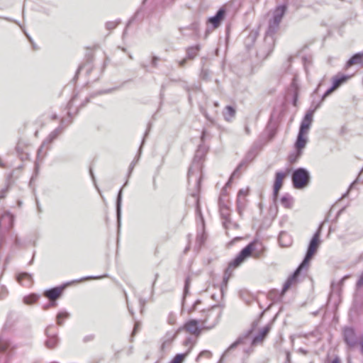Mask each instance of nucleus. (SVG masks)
I'll use <instances>...</instances> for the list:
<instances>
[{"mask_svg": "<svg viewBox=\"0 0 363 363\" xmlns=\"http://www.w3.org/2000/svg\"><path fill=\"white\" fill-rule=\"evenodd\" d=\"M226 9L225 7H220L213 15L208 18L207 23L211 24L212 28H218L222 22L224 21L226 16Z\"/></svg>", "mask_w": 363, "mask_h": 363, "instance_id": "9", "label": "nucleus"}, {"mask_svg": "<svg viewBox=\"0 0 363 363\" xmlns=\"http://www.w3.org/2000/svg\"><path fill=\"white\" fill-rule=\"evenodd\" d=\"M48 145V144L45 142H43L40 146L39 147L38 152H37V157L38 159H43L45 156L47 154V151L44 152V147Z\"/></svg>", "mask_w": 363, "mask_h": 363, "instance_id": "39", "label": "nucleus"}, {"mask_svg": "<svg viewBox=\"0 0 363 363\" xmlns=\"http://www.w3.org/2000/svg\"><path fill=\"white\" fill-rule=\"evenodd\" d=\"M117 89H118L117 87H113V88L108 89H102V90L97 91V94L101 95V94H109V93H111L113 91L116 90Z\"/></svg>", "mask_w": 363, "mask_h": 363, "instance_id": "52", "label": "nucleus"}, {"mask_svg": "<svg viewBox=\"0 0 363 363\" xmlns=\"http://www.w3.org/2000/svg\"><path fill=\"white\" fill-rule=\"evenodd\" d=\"M40 295L36 294H30L23 297V301L26 305H31L35 303L39 298Z\"/></svg>", "mask_w": 363, "mask_h": 363, "instance_id": "32", "label": "nucleus"}, {"mask_svg": "<svg viewBox=\"0 0 363 363\" xmlns=\"http://www.w3.org/2000/svg\"><path fill=\"white\" fill-rule=\"evenodd\" d=\"M252 331L253 330L251 328V329H249L247 330V331H245V333H243L242 334H241L237 339L235 342H233L228 347V349L225 351V353H227L229 351L232 350H234L235 348H236L238 345H247L252 333Z\"/></svg>", "mask_w": 363, "mask_h": 363, "instance_id": "12", "label": "nucleus"}, {"mask_svg": "<svg viewBox=\"0 0 363 363\" xmlns=\"http://www.w3.org/2000/svg\"><path fill=\"white\" fill-rule=\"evenodd\" d=\"M120 23V20L116 21H108L106 23V28L107 30H111L114 29Z\"/></svg>", "mask_w": 363, "mask_h": 363, "instance_id": "42", "label": "nucleus"}, {"mask_svg": "<svg viewBox=\"0 0 363 363\" xmlns=\"http://www.w3.org/2000/svg\"><path fill=\"white\" fill-rule=\"evenodd\" d=\"M11 326L12 323H11L10 320L8 319L3 327V330H6V329L10 328Z\"/></svg>", "mask_w": 363, "mask_h": 363, "instance_id": "60", "label": "nucleus"}, {"mask_svg": "<svg viewBox=\"0 0 363 363\" xmlns=\"http://www.w3.org/2000/svg\"><path fill=\"white\" fill-rule=\"evenodd\" d=\"M281 189H276L275 187H273V198H274V200H277L278 196H279V190Z\"/></svg>", "mask_w": 363, "mask_h": 363, "instance_id": "59", "label": "nucleus"}, {"mask_svg": "<svg viewBox=\"0 0 363 363\" xmlns=\"http://www.w3.org/2000/svg\"><path fill=\"white\" fill-rule=\"evenodd\" d=\"M350 77V75L338 72L336 75L333 77L332 85L337 89L340 86L345 84Z\"/></svg>", "mask_w": 363, "mask_h": 363, "instance_id": "21", "label": "nucleus"}, {"mask_svg": "<svg viewBox=\"0 0 363 363\" xmlns=\"http://www.w3.org/2000/svg\"><path fill=\"white\" fill-rule=\"evenodd\" d=\"M245 164V160H242V162H240V164L238 165V167L235 168V169L233 171L231 177H230V179H229V181L227 182L226 185H228L230 184V182H231V179L235 176L237 174H238V172H240V169L242 168V167L243 165Z\"/></svg>", "mask_w": 363, "mask_h": 363, "instance_id": "41", "label": "nucleus"}, {"mask_svg": "<svg viewBox=\"0 0 363 363\" xmlns=\"http://www.w3.org/2000/svg\"><path fill=\"white\" fill-rule=\"evenodd\" d=\"M200 77L205 81L211 80V72L207 69L202 68L200 73Z\"/></svg>", "mask_w": 363, "mask_h": 363, "instance_id": "40", "label": "nucleus"}, {"mask_svg": "<svg viewBox=\"0 0 363 363\" xmlns=\"http://www.w3.org/2000/svg\"><path fill=\"white\" fill-rule=\"evenodd\" d=\"M286 173L279 171L275 173V178L274 182L273 184V187H275L276 189H281L283 185V179L285 177Z\"/></svg>", "mask_w": 363, "mask_h": 363, "instance_id": "25", "label": "nucleus"}, {"mask_svg": "<svg viewBox=\"0 0 363 363\" xmlns=\"http://www.w3.org/2000/svg\"><path fill=\"white\" fill-rule=\"evenodd\" d=\"M309 263L305 262L303 259L297 268L294 270V272L287 278L286 281L284 282L281 292L285 293L294 283L298 281V277L301 274V272L303 269H306L308 267Z\"/></svg>", "mask_w": 363, "mask_h": 363, "instance_id": "8", "label": "nucleus"}, {"mask_svg": "<svg viewBox=\"0 0 363 363\" xmlns=\"http://www.w3.org/2000/svg\"><path fill=\"white\" fill-rule=\"evenodd\" d=\"M323 223H321L316 231L313 235L312 238H311L309 243L307 247L306 252L305 254V256L303 257L304 263L308 262L310 263L311 260L313 257V256L317 252L320 245L321 243L320 240V235L322 232V227H323Z\"/></svg>", "mask_w": 363, "mask_h": 363, "instance_id": "3", "label": "nucleus"}, {"mask_svg": "<svg viewBox=\"0 0 363 363\" xmlns=\"http://www.w3.org/2000/svg\"><path fill=\"white\" fill-rule=\"evenodd\" d=\"M291 89L293 91L291 104L294 106H296L298 100L299 86L296 77L292 79L291 82Z\"/></svg>", "mask_w": 363, "mask_h": 363, "instance_id": "24", "label": "nucleus"}, {"mask_svg": "<svg viewBox=\"0 0 363 363\" xmlns=\"http://www.w3.org/2000/svg\"><path fill=\"white\" fill-rule=\"evenodd\" d=\"M201 112L210 123H215V119L211 117L205 109L201 108Z\"/></svg>", "mask_w": 363, "mask_h": 363, "instance_id": "48", "label": "nucleus"}, {"mask_svg": "<svg viewBox=\"0 0 363 363\" xmlns=\"http://www.w3.org/2000/svg\"><path fill=\"white\" fill-rule=\"evenodd\" d=\"M7 293H8L7 289L6 288L3 287L1 289V291L0 293V300L4 299L6 296Z\"/></svg>", "mask_w": 363, "mask_h": 363, "instance_id": "56", "label": "nucleus"}, {"mask_svg": "<svg viewBox=\"0 0 363 363\" xmlns=\"http://www.w3.org/2000/svg\"><path fill=\"white\" fill-rule=\"evenodd\" d=\"M303 151L301 150L300 152L298 151V150H295L294 152L291 153L289 155V162L291 164L295 163L299 157L302 155Z\"/></svg>", "mask_w": 363, "mask_h": 363, "instance_id": "36", "label": "nucleus"}, {"mask_svg": "<svg viewBox=\"0 0 363 363\" xmlns=\"http://www.w3.org/2000/svg\"><path fill=\"white\" fill-rule=\"evenodd\" d=\"M191 276L189 275V276H187L185 278V280H184V290H183V296H182V305H184V303L185 301L186 297V296L189 293V289H190V286H191Z\"/></svg>", "mask_w": 363, "mask_h": 363, "instance_id": "28", "label": "nucleus"}, {"mask_svg": "<svg viewBox=\"0 0 363 363\" xmlns=\"http://www.w3.org/2000/svg\"><path fill=\"white\" fill-rule=\"evenodd\" d=\"M280 23L276 21H274L271 19L269 20L267 29L265 32L264 38H267V41L271 46L272 44V41L275 42L274 35L279 29Z\"/></svg>", "mask_w": 363, "mask_h": 363, "instance_id": "11", "label": "nucleus"}, {"mask_svg": "<svg viewBox=\"0 0 363 363\" xmlns=\"http://www.w3.org/2000/svg\"><path fill=\"white\" fill-rule=\"evenodd\" d=\"M8 191H9V187L8 186L2 189L0 191V199H4L6 197Z\"/></svg>", "mask_w": 363, "mask_h": 363, "instance_id": "54", "label": "nucleus"}, {"mask_svg": "<svg viewBox=\"0 0 363 363\" xmlns=\"http://www.w3.org/2000/svg\"><path fill=\"white\" fill-rule=\"evenodd\" d=\"M201 320L196 319H191L186 322L184 325V329L189 333L198 335L201 333V328L199 327V323Z\"/></svg>", "mask_w": 363, "mask_h": 363, "instance_id": "17", "label": "nucleus"}, {"mask_svg": "<svg viewBox=\"0 0 363 363\" xmlns=\"http://www.w3.org/2000/svg\"><path fill=\"white\" fill-rule=\"evenodd\" d=\"M147 0H143L142 1V5L140 6V8H138L137 9V11H135V13H134L133 16L128 21V23H127V27L130 24L132 23L138 17V16L140 14V13H142L143 11V6L145 4L146 1Z\"/></svg>", "mask_w": 363, "mask_h": 363, "instance_id": "37", "label": "nucleus"}, {"mask_svg": "<svg viewBox=\"0 0 363 363\" xmlns=\"http://www.w3.org/2000/svg\"><path fill=\"white\" fill-rule=\"evenodd\" d=\"M201 303V299H197L194 301V304L192 305V306L190 308L189 312L191 313L192 311H194L196 310V307L199 304H200Z\"/></svg>", "mask_w": 363, "mask_h": 363, "instance_id": "53", "label": "nucleus"}, {"mask_svg": "<svg viewBox=\"0 0 363 363\" xmlns=\"http://www.w3.org/2000/svg\"><path fill=\"white\" fill-rule=\"evenodd\" d=\"M220 217L222 219H223V225L225 228H228L227 223H229L230 220V213L228 208H223V210L220 211Z\"/></svg>", "mask_w": 363, "mask_h": 363, "instance_id": "34", "label": "nucleus"}, {"mask_svg": "<svg viewBox=\"0 0 363 363\" xmlns=\"http://www.w3.org/2000/svg\"><path fill=\"white\" fill-rule=\"evenodd\" d=\"M280 202L284 207L289 208L292 206L293 198L290 194H285L281 198Z\"/></svg>", "mask_w": 363, "mask_h": 363, "instance_id": "31", "label": "nucleus"}, {"mask_svg": "<svg viewBox=\"0 0 363 363\" xmlns=\"http://www.w3.org/2000/svg\"><path fill=\"white\" fill-rule=\"evenodd\" d=\"M359 179V176H358V177H357L354 181H353V182L351 183V184L350 185V186H349V188H348L347 191H346V192L342 195V197H346V196H348V194H349V192H350V189L353 187V186H354L355 184H357V183L358 182Z\"/></svg>", "mask_w": 363, "mask_h": 363, "instance_id": "50", "label": "nucleus"}, {"mask_svg": "<svg viewBox=\"0 0 363 363\" xmlns=\"http://www.w3.org/2000/svg\"><path fill=\"white\" fill-rule=\"evenodd\" d=\"M150 126H151V124H150V123H149V124H148V127H147V130H146V131H145V134H144V137H143V140H142L141 145H140V148H139V155L140 154V151H141L142 147H143V145H144V143H145V138H146V137L148 135V134H149V132H150Z\"/></svg>", "mask_w": 363, "mask_h": 363, "instance_id": "47", "label": "nucleus"}, {"mask_svg": "<svg viewBox=\"0 0 363 363\" xmlns=\"http://www.w3.org/2000/svg\"><path fill=\"white\" fill-rule=\"evenodd\" d=\"M201 89V86L200 85H197V84H193L192 86H185V89L186 90L187 92L189 93V91L191 90H200Z\"/></svg>", "mask_w": 363, "mask_h": 363, "instance_id": "51", "label": "nucleus"}, {"mask_svg": "<svg viewBox=\"0 0 363 363\" xmlns=\"http://www.w3.org/2000/svg\"><path fill=\"white\" fill-rule=\"evenodd\" d=\"M275 42L272 41V44L270 46L267 38L264 39V43L259 47L257 52V57L261 60H265L273 51L274 48Z\"/></svg>", "mask_w": 363, "mask_h": 363, "instance_id": "15", "label": "nucleus"}, {"mask_svg": "<svg viewBox=\"0 0 363 363\" xmlns=\"http://www.w3.org/2000/svg\"><path fill=\"white\" fill-rule=\"evenodd\" d=\"M256 240H253L249 242L229 263L228 267L235 268L239 267L247 257L252 255V253L256 250Z\"/></svg>", "mask_w": 363, "mask_h": 363, "instance_id": "6", "label": "nucleus"}, {"mask_svg": "<svg viewBox=\"0 0 363 363\" xmlns=\"http://www.w3.org/2000/svg\"><path fill=\"white\" fill-rule=\"evenodd\" d=\"M128 179L123 184V186L120 189V190L118 192L116 201V218H117V223H118V227L120 228L121 226V206H122V198H123V189L125 186L128 184Z\"/></svg>", "mask_w": 363, "mask_h": 363, "instance_id": "16", "label": "nucleus"}, {"mask_svg": "<svg viewBox=\"0 0 363 363\" xmlns=\"http://www.w3.org/2000/svg\"><path fill=\"white\" fill-rule=\"evenodd\" d=\"M287 11V5L284 4L277 6L273 11L272 13V18L271 20L281 23L284 16L285 15L286 12Z\"/></svg>", "mask_w": 363, "mask_h": 363, "instance_id": "20", "label": "nucleus"}, {"mask_svg": "<svg viewBox=\"0 0 363 363\" xmlns=\"http://www.w3.org/2000/svg\"><path fill=\"white\" fill-rule=\"evenodd\" d=\"M258 35V32L252 30L245 39L246 47L250 48L255 43Z\"/></svg>", "mask_w": 363, "mask_h": 363, "instance_id": "29", "label": "nucleus"}, {"mask_svg": "<svg viewBox=\"0 0 363 363\" xmlns=\"http://www.w3.org/2000/svg\"><path fill=\"white\" fill-rule=\"evenodd\" d=\"M64 122L65 121L62 120L60 125L52 130L44 140V142H45L48 145H50L62 133L64 130L62 126Z\"/></svg>", "mask_w": 363, "mask_h": 363, "instance_id": "23", "label": "nucleus"}, {"mask_svg": "<svg viewBox=\"0 0 363 363\" xmlns=\"http://www.w3.org/2000/svg\"><path fill=\"white\" fill-rule=\"evenodd\" d=\"M323 101H322V99H320V100L318 101V102H315V101H313L312 102V104H311V108H309L308 110H314V113L315 112V111L319 108L322 104V102Z\"/></svg>", "mask_w": 363, "mask_h": 363, "instance_id": "46", "label": "nucleus"}, {"mask_svg": "<svg viewBox=\"0 0 363 363\" xmlns=\"http://www.w3.org/2000/svg\"><path fill=\"white\" fill-rule=\"evenodd\" d=\"M201 356H206L207 358H210L211 356V353L210 351H208V350H203L202 352H200V354L197 356L196 359V362H199V359Z\"/></svg>", "mask_w": 363, "mask_h": 363, "instance_id": "49", "label": "nucleus"}, {"mask_svg": "<svg viewBox=\"0 0 363 363\" xmlns=\"http://www.w3.org/2000/svg\"><path fill=\"white\" fill-rule=\"evenodd\" d=\"M206 238L203 233L197 234L196 238V244L201 247L202 245H203L205 242Z\"/></svg>", "mask_w": 363, "mask_h": 363, "instance_id": "44", "label": "nucleus"}, {"mask_svg": "<svg viewBox=\"0 0 363 363\" xmlns=\"http://www.w3.org/2000/svg\"><path fill=\"white\" fill-rule=\"evenodd\" d=\"M235 108L232 106H226L223 112V117L225 121H230L235 116Z\"/></svg>", "mask_w": 363, "mask_h": 363, "instance_id": "27", "label": "nucleus"}, {"mask_svg": "<svg viewBox=\"0 0 363 363\" xmlns=\"http://www.w3.org/2000/svg\"><path fill=\"white\" fill-rule=\"evenodd\" d=\"M245 206V199L241 197L237 198V209L240 215H242Z\"/></svg>", "mask_w": 363, "mask_h": 363, "instance_id": "38", "label": "nucleus"}, {"mask_svg": "<svg viewBox=\"0 0 363 363\" xmlns=\"http://www.w3.org/2000/svg\"><path fill=\"white\" fill-rule=\"evenodd\" d=\"M246 194H247V191L245 190L240 189L238 193V197H241V198L245 199V196H246Z\"/></svg>", "mask_w": 363, "mask_h": 363, "instance_id": "57", "label": "nucleus"}, {"mask_svg": "<svg viewBox=\"0 0 363 363\" xmlns=\"http://www.w3.org/2000/svg\"><path fill=\"white\" fill-rule=\"evenodd\" d=\"M200 48L201 47L199 44L187 48L186 50V58L194 60L198 55Z\"/></svg>", "mask_w": 363, "mask_h": 363, "instance_id": "26", "label": "nucleus"}, {"mask_svg": "<svg viewBox=\"0 0 363 363\" xmlns=\"http://www.w3.org/2000/svg\"><path fill=\"white\" fill-rule=\"evenodd\" d=\"M222 314V306L216 304L207 311L206 318L200 320L201 324L207 329L213 328L218 323Z\"/></svg>", "mask_w": 363, "mask_h": 363, "instance_id": "4", "label": "nucleus"}, {"mask_svg": "<svg viewBox=\"0 0 363 363\" xmlns=\"http://www.w3.org/2000/svg\"><path fill=\"white\" fill-rule=\"evenodd\" d=\"M360 64L363 65V51L359 52L353 55L346 62L345 68L348 69L354 65Z\"/></svg>", "mask_w": 363, "mask_h": 363, "instance_id": "22", "label": "nucleus"}, {"mask_svg": "<svg viewBox=\"0 0 363 363\" xmlns=\"http://www.w3.org/2000/svg\"><path fill=\"white\" fill-rule=\"evenodd\" d=\"M16 151L21 160H27L28 158V154L24 152V145L18 142L16 146Z\"/></svg>", "mask_w": 363, "mask_h": 363, "instance_id": "30", "label": "nucleus"}, {"mask_svg": "<svg viewBox=\"0 0 363 363\" xmlns=\"http://www.w3.org/2000/svg\"><path fill=\"white\" fill-rule=\"evenodd\" d=\"M218 205H219V211H221L223 208H228L227 205H225L224 203H223L220 199H219Z\"/></svg>", "mask_w": 363, "mask_h": 363, "instance_id": "62", "label": "nucleus"}, {"mask_svg": "<svg viewBox=\"0 0 363 363\" xmlns=\"http://www.w3.org/2000/svg\"><path fill=\"white\" fill-rule=\"evenodd\" d=\"M293 186L296 189H302L307 186L311 181L309 171L304 167H298L293 170L291 174Z\"/></svg>", "mask_w": 363, "mask_h": 363, "instance_id": "2", "label": "nucleus"}, {"mask_svg": "<svg viewBox=\"0 0 363 363\" xmlns=\"http://www.w3.org/2000/svg\"><path fill=\"white\" fill-rule=\"evenodd\" d=\"M52 327V325L48 326L45 329V333L47 336V340L45 342V345L48 349L54 348L58 343V337L57 334H50L49 330Z\"/></svg>", "mask_w": 363, "mask_h": 363, "instance_id": "18", "label": "nucleus"}, {"mask_svg": "<svg viewBox=\"0 0 363 363\" xmlns=\"http://www.w3.org/2000/svg\"><path fill=\"white\" fill-rule=\"evenodd\" d=\"M67 284H68V283L63 284L60 286H55V287H52L50 289H48L44 291L43 296H45V298H47L48 299L57 301L58 298H60L62 296L63 291Z\"/></svg>", "mask_w": 363, "mask_h": 363, "instance_id": "10", "label": "nucleus"}, {"mask_svg": "<svg viewBox=\"0 0 363 363\" xmlns=\"http://www.w3.org/2000/svg\"><path fill=\"white\" fill-rule=\"evenodd\" d=\"M314 114V110H308V111L304 115L303 119L301 120L298 131L308 133L312 122H313V117Z\"/></svg>", "mask_w": 363, "mask_h": 363, "instance_id": "13", "label": "nucleus"}, {"mask_svg": "<svg viewBox=\"0 0 363 363\" xmlns=\"http://www.w3.org/2000/svg\"><path fill=\"white\" fill-rule=\"evenodd\" d=\"M69 317V313L66 311H60L56 315V321L58 325H62L64 320Z\"/></svg>", "mask_w": 363, "mask_h": 363, "instance_id": "33", "label": "nucleus"}, {"mask_svg": "<svg viewBox=\"0 0 363 363\" xmlns=\"http://www.w3.org/2000/svg\"><path fill=\"white\" fill-rule=\"evenodd\" d=\"M336 89L335 87H333V85H331L330 87H329L325 91V93L322 95L321 96V99L322 101H324L325 99V98L327 96H328L334 90H335Z\"/></svg>", "mask_w": 363, "mask_h": 363, "instance_id": "45", "label": "nucleus"}, {"mask_svg": "<svg viewBox=\"0 0 363 363\" xmlns=\"http://www.w3.org/2000/svg\"><path fill=\"white\" fill-rule=\"evenodd\" d=\"M343 340L349 349H352L357 345H360V341L353 327L346 326L342 329Z\"/></svg>", "mask_w": 363, "mask_h": 363, "instance_id": "7", "label": "nucleus"}, {"mask_svg": "<svg viewBox=\"0 0 363 363\" xmlns=\"http://www.w3.org/2000/svg\"><path fill=\"white\" fill-rule=\"evenodd\" d=\"M188 354L189 351L184 353L177 354L169 363H182Z\"/></svg>", "mask_w": 363, "mask_h": 363, "instance_id": "35", "label": "nucleus"}, {"mask_svg": "<svg viewBox=\"0 0 363 363\" xmlns=\"http://www.w3.org/2000/svg\"><path fill=\"white\" fill-rule=\"evenodd\" d=\"M308 133L299 132L298 133L296 141L294 143V149L298 150L300 152L301 150L303 151L308 141Z\"/></svg>", "mask_w": 363, "mask_h": 363, "instance_id": "19", "label": "nucleus"}, {"mask_svg": "<svg viewBox=\"0 0 363 363\" xmlns=\"http://www.w3.org/2000/svg\"><path fill=\"white\" fill-rule=\"evenodd\" d=\"M16 348V346L1 333L0 335V363H9Z\"/></svg>", "mask_w": 363, "mask_h": 363, "instance_id": "5", "label": "nucleus"}, {"mask_svg": "<svg viewBox=\"0 0 363 363\" xmlns=\"http://www.w3.org/2000/svg\"><path fill=\"white\" fill-rule=\"evenodd\" d=\"M57 305V302L56 300L49 299V302L46 304H44L42 308L43 310L46 311L50 308L55 307Z\"/></svg>", "mask_w": 363, "mask_h": 363, "instance_id": "43", "label": "nucleus"}, {"mask_svg": "<svg viewBox=\"0 0 363 363\" xmlns=\"http://www.w3.org/2000/svg\"><path fill=\"white\" fill-rule=\"evenodd\" d=\"M187 60H189V59H188V58H186V57L185 58H184V59H182V60H180V61L179 62V67H184V66H185V65H186V63Z\"/></svg>", "mask_w": 363, "mask_h": 363, "instance_id": "64", "label": "nucleus"}, {"mask_svg": "<svg viewBox=\"0 0 363 363\" xmlns=\"http://www.w3.org/2000/svg\"><path fill=\"white\" fill-rule=\"evenodd\" d=\"M94 338V336L93 335H86L84 337V342H87L89 341L93 340Z\"/></svg>", "mask_w": 363, "mask_h": 363, "instance_id": "63", "label": "nucleus"}, {"mask_svg": "<svg viewBox=\"0 0 363 363\" xmlns=\"http://www.w3.org/2000/svg\"><path fill=\"white\" fill-rule=\"evenodd\" d=\"M137 161H133L130 164V166H129V168H128V177H129L135 167V163H136Z\"/></svg>", "mask_w": 363, "mask_h": 363, "instance_id": "55", "label": "nucleus"}, {"mask_svg": "<svg viewBox=\"0 0 363 363\" xmlns=\"http://www.w3.org/2000/svg\"><path fill=\"white\" fill-rule=\"evenodd\" d=\"M208 133L206 129H203L201 135V143L198 146L193 158L191 166L188 171V182L191 186V181L194 182L193 187L189 188L190 195L196 199V212L201 216V212L199 206V193L201 190V183L203 179V162L206 155L208 152V147L203 143Z\"/></svg>", "mask_w": 363, "mask_h": 363, "instance_id": "1", "label": "nucleus"}, {"mask_svg": "<svg viewBox=\"0 0 363 363\" xmlns=\"http://www.w3.org/2000/svg\"><path fill=\"white\" fill-rule=\"evenodd\" d=\"M82 68H83V65H81L79 66L78 69L76 71L75 75L73 78L74 81H76L77 79L78 75H79V72H81V70L82 69Z\"/></svg>", "mask_w": 363, "mask_h": 363, "instance_id": "58", "label": "nucleus"}, {"mask_svg": "<svg viewBox=\"0 0 363 363\" xmlns=\"http://www.w3.org/2000/svg\"><path fill=\"white\" fill-rule=\"evenodd\" d=\"M158 60H159V58L157 57L153 56L152 58V62H151L152 65L153 67H156L157 65Z\"/></svg>", "mask_w": 363, "mask_h": 363, "instance_id": "61", "label": "nucleus"}, {"mask_svg": "<svg viewBox=\"0 0 363 363\" xmlns=\"http://www.w3.org/2000/svg\"><path fill=\"white\" fill-rule=\"evenodd\" d=\"M271 330V325L269 323L264 326L257 334H255L251 341L250 345L255 346L258 345L260 342H262L263 340L267 337L269 333Z\"/></svg>", "mask_w": 363, "mask_h": 363, "instance_id": "14", "label": "nucleus"}]
</instances>
